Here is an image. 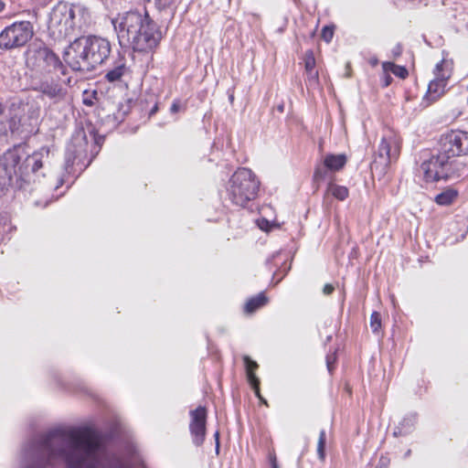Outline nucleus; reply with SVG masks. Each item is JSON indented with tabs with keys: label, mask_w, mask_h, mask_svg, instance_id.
<instances>
[{
	"label": "nucleus",
	"mask_w": 468,
	"mask_h": 468,
	"mask_svg": "<svg viewBox=\"0 0 468 468\" xmlns=\"http://www.w3.org/2000/svg\"><path fill=\"white\" fill-rule=\"evenodd\" d=\"M179 109H180V104L177 101H176L171 105L170 111H171V112L176 113L179 111Z\"/></svg>",
	"instance_id": "nucleus-33"
},
{
	"label": "nucleus",
	"mask_w": 468,
	"mask_h": 468,
	"mask_svg": "<svg viewBox=\"0 0 468 468\" xmlns=\"http://www.w3.org/2000/svg\"><path fill=\"white\" fill-rule=\"evenodd\" d=\"M87 140L83 131L79 132L71 140L67 147L66 165H72L77 158H80L86 153Z\"/></svg>",
	"instance_id": "nucleus-14"
},
{
	"label": "nucleus",
	"mask_w": 468,
	"mask_h": 468,
	"mask_svg": "<svg viewBox=\"0 0 468 468\" xmlns=\"http://www.w3.org/2000/svg\"><path fill=\"white\" fill-rule=\"evenodd\" d=\"M259 186L260 182L252 171L241 167L230 177L227 190L233 204L244 207L256 197Z\"/></svg>",
	"instance_id": "nucleus-7"
},
{
	"label": "nucleus",
	"mask_w": 468,
	"mask_h": 468,
	"mask_svg": "<svg viewBox=\"0 0 468 468\" xmlns=\"http://www.w3.org/2000/svg\"><path fill=\"white\" fill-rule=\"evenodd\" d=\"M4 112V107L2 105V103L0 102V114H2Z\"/></svg>",
	"instance_id": "nucleus-40"
},
{
	"label": "nucleus",
	"mask_w": 468,
	"mask_h": 468,
	"mask_svg": "<svg viewBox=\"0 0 468 468\" xmlns=\"http://www.w3.org/2000/svg\"><path fill=\"white\" fill-rule=\"evenodd\" d=\"M328 171L330 170L324 165V164L316 166L314 173V182L317 185V187L322 181L326 179Z\"/></svg>",
	"instance_id": "nucleus-22"
},
{
	"label": "nucleus",
	"mask_w": 468,
	"mask_h": 468,
	"mask_svg": "<svg viewBox=\"0 0 468 468\" xmlns=\"http://www.w3.org/2000/svg\"><path fill=\"white\" fill-rule=\"evenodd\" d=\"M378 58H375L370 59V64H371L372 66H374V67H375V66H377V65H378Z\"/></svg>",
	"instance_id": "nucleus-35"
},
{
	"label": "nucleus",
	"mask_w": 468,
	"mask_h": 468,
	"mask_svg": "<svg viewBox=\"0 0 468 468\" xmlns=\"http://www.w3.org/2000/svg\"><path fill=\"white\" fill-rule=\"evenodd\" d=\"M346 163L345 154H327L324 159V164L330 171H339Z\"/></svg>",
	"instance_id": "nucleus-17"
},
{
	"label": "nucleus",
	"mask_w": 468,
	"mask_h": 468,
	"mask_svg": "<svg viewBox=\"0 0 468 468\" xmlns=\"http://www.w3.org/2000/svg\"><path fill=\"white\" fill-rule=\"evenodd\" d=\"M306 75L310 82L316 83L318 81V72L315 69L306 71Z\"/></svg>",
	"instance_id": "nucleus-29"
},
{
	"label": "nucleus",
	"mask_w": 468,
	"mask_h": 468,
	"mask_svg": "<svg viewBox=\"0 0 468 468\" xmlns=\"http://www.w3.org/2000/svg\"><path fill=\"white\" fill-rule=\"evenodd\" d=\"M218 437H219V433H218V431H217L215 433V438H216V441H217V449H218V447H219Z\"/></svg>",
	"instance_id": "nucleus-36"
},
{
	"label": "nucleus",
	"mask_w": 468,
	"mask_h": 468,
	"mask_svg": "<svg viewBox=\"0 0 468 468\" xmlns=\"http://www.w3.org/2000/svg\"><path fill=\"white\" fill-rule=\"evenodd\" d=\"M325 443H326V433L324 430H322L319 433L318 442H317V455L321 461H324L325 458Z\"/></svg>",
	"instance_id": "nucleus-23"
},
{
	"label": "nucleus",
	"mask_w": 468,
	"mask_h": 468,
	"mask_svg": "<svg viewBox=\"0 0 468 468\" xmlns=\"http://www.w3.org/2000/svg\"><path fill=\"white\" fill-rule=\"evenodd\" d=\"M84 103H85L86 105H91V104H92V103H91V101H90V100H84Z\"/></svg>",
	"instance_id": "nucleus-39"
},
{
	"label": "nucleus",
	"mask_w": 468,
	"mask_h": 468,
	"mask_svg": "<svg viewBox=\"0 0 468 468\" xmlns=\"http://www.w3.org/2000/svg\"><path fill=\"white\" fill-rule=\"evenodd\" d=\"M270 461H271V467H272V468H279V467H278V464H277V461H276V456H275V454H271V455H270Z\"/></svg>",
	"instance_id": "nucleus-34"
},
{
	"label": "nucleus",
	"mask_w": 468,
	"mask_h": 468,
	"mask_svg": "<svg viewBox=\"0 0 468 468\" xmlns=\"http://www.w3.org/2000/svg\"><path fill=\"white\" fill-rule=\"evenodd\" d=\"M77 13L83 16L85 9L80 6H71L67 3L58 2L51 10L48 19V34L55 41H60L74 34L77 27L81 25L77 21Z\"/></svg>",
	"instance_id": "nucleus-6"
},
{
	"label": "nucleus",
	"mask_w": 468,
	"mask_h": 468,
	"mask_svg": "<svg viewBox=\"0 0 468 468\" xmlns=\"http://www.w3.org/2000/svg\"><path fill=\"white\" fill-rule=\"evenodd\" d=\"M5 8V3L0 0V12L3 11Z\"/></svg>",
	"instance_id": "nucleus-37"
},
{
	"label": "nucleus",
	"mask_w": 468,
	"mask_h": 468,
	"mask_svg": "<svg viewBox=\"0 0 468 468\" xmlns=\"http://www.w3.org/2000/svg\"><path fill=\"white\" fill-rule=\"evenodd\" d=\"M61 77L59 72L45 75L38 81L33 83L32 89L53 102H59L67 96V86L71 85L70 77L66 80Z\"/></svg>",
	"instance_id": "nucleus-8"
},
{
	"label": "nucleus",
	"mask_w": 468,
	"mask_h": 468,
	"mask_svg": "<svg viewBox=\"0 0 468 468\" xmlns=\"http://www.w3.org/2000/svg\"><path fill=\"white\" fill-rule=\"evenodd\" d=\"M382 69L385 72H392L397 77L400 79H405L408 76V70L405 67L398 66L393 62H383Z\"/></svg>",
	"instance_id": "nucleus-21"
},
{
	"label": "nucleus",
	"mask_w": 468,
	"mask_h": 468,
	"mask_svg": "<svg viewBox=\"0 0 468 468\" xmlns=\"http://www.w3.org/2000/svg\"><path fill=\"white\" fill-rule=\"evenodd\" d=\"M326 194H331L338 200L344 201L347 198L349 191L346 186L329 183L327 186Z\"/></svg>",
	"instance_id": "nucleus-19"
},
{
	"label": "nucleus",
	"mask_w": 468,
	"mask_h": 468,
	"mask_svg": "<svg viewBox=\"0 0 468 468\" xmlns=\"http://www.w3.org/2000/svg\"><path fill=\"white\" fill-rule=\"evenodd\" d=\"M304 67L305 71L314 69L315 68V58L314 52L312 50H308L304 55Z\"/></svg>",
	"instance_id": "nucleus-25"
},
{
	"label": "nucleus",
	"mask_w": 468,
	"mask_h": 468,
	"mask_svg": "<svg viewBox=\"0 0 468 468\" xmlns=\"http://www.w3.org/2000/svg\"><path fill=\"white\" fill-rule=\"evenodd\" d=\"M191 420L189 430L193 438V442L197 446L203 444L206 437L207 410L199 406L190 411Z\"/></svg>",
	"instance_id": "nucleus-11"
},
{
	"label": "nucleus",
	"mask_w": 468,
	"mask_h": 468,
	"mask_svg": "<svg viewBox=\"0 0 468 468\" xmlns=\"http://www.w3.org/2000/svg\"><path fill=\"white\" fill-rule=\"evenodd\" d=\"M336 360L335 354H330L326 356V366L329 372H332L334 369V364Z\"/></svg>",
	"instance_id": "nucleus-28"
},
{
	"label": "nucleus",
	"mask_w": 468,
	"mask_h": 468,
	"mask_svg": "<svg viewBox=\"0 0 468 468\" xmlns=\"http://www.w3.org/2000/svg\"><path fill=\"white\" fill-rule=\"evenodd\" d=\"M458 192L453 188H447L441 193L438 194L434 200L440 206H449L457 197Z\"/></svg>",
	"instance_id": "nucleus-18"
},
{
	"label": "nucleus",
	"mask_w": 468,
	"mask_h": 468,
	"mask_svg": "<svg viewBox=\"0 0 468 468\" xmlns=\"http://www.w3.org/2000/svg\"><path fill=\"white\" fill-rule=\"evenodd\" d=\"M444 64V60L437 63L434 73L436 75L435 80H431L428 86L427 93L424 97V100L430 101V102H433L441 98L445 92V87L447 85V80L449 79V75H445L444 73H441L442 70V66Z\"/></svg>",
	"instance_id": "nucleus-12"
},
{
	"label": "nucleus",
	"mask_w": 468,
	"mask_h": 468,
	"mask_svg": "<svg viewBox=\"0 0 468 468\" xmlns=\"http://www.w3.org/2000/svg\"><path fill=\"white\" fill-rule=\"evenodd\" d=\"M243 361H244L246 375H247L249 383L250 384L251 388H253L256 396L264 404H267L266 400L260 394V379L255 374V371L258 369L259 365L257 364L256 361H253L252 359H250V357L249 356H244Z\"/></svg>",
	"instance_id": "nucleus-16"
},
{
	"label": "nucleus",
	"mask_w": 468,
	"mask_h": 468,
	"mask_svg": "<svg viewBox=\"0 0 468 468\" xmlns=\"http://www.w3.org/2000/svg\"><path fill=\"white\" fill-rule=\"evenodd\" d=\"M391 52H392V54H393L394 58H398V57H399V56L401 55V53H402V46H401V44H399H399H397V45L392 48Z\"/></svg>",
	"instance_id": "nucleus-30"
},
{
	"label": "nucleus",
	"mask_w": 468,
	"mask_h": 468,
	"mask_svg": "<svg viewBox=\"0 0 468 468\" xmlns=\"http://www.w3.org/2000/svg\"><path fill=\"white\" fill-rule=\"evenodd\" d=\"M142 468H145L144 464L142 465Z\"/></svg>",
	"instance_id": "nucleus-43"
},
{
	"label": "nucleus",
	"mask_w": 468,
	"mask_h": 468,
	"mask_svg": "<svg viewBox=\"0 0 468 468\" xmlns=\"http://www.w3.org/2000/svg\"><path fill=\"white\" fill-rule=\"evenodd\" d=\"M176 0H154L155 5L159 10L168 8L173 4L176 3Z\"/></svg>",
	"instance_id": "nucleus-27"
},
{
	"label": "nucleus",
	"mask_w": 468,
	"mask_h": 468,
	"mask_svg": "<svg viewBox=\"0 0 468 468\" xmlns=\"http://www.w3.org/2000/svg\"><path fill=\"white\" fill-rule=\"evenodd\" d=\"M333 36H334V27H333L325 26L322 29L321 37L327 43L332 40Z\"/></svg>",
	"instance_id": "nucleus-26"
},
{
	"label": "nucleus",
	"mask_w": 468,
	"mask_h": 468,
	"mask_svg": "<svg viewBox=\"0 0 468 468\" xmlns=\"http://www.w3.org/2000/svg\"><path fill=\"white\" fill-rule=\"evenodd\" d=\"M398 430H399V431H394V435H395V436H398V434H402V431H401L399 428H398Z\"/></svg>",
	"instance_id": "nucleus-38"
},
{
	"label": "nucleus",
	"mask_w": 468,
	"mask_h": 468,
	"mask_svg": "<svg viewBox=\"0 0 468 468\" xmlns=\"http://www.w3.org/2000/svg\"><path fill=\"white\" fill-rule=\"evenodd\" d=\"M36 59L42 65L48 74L58 73L66 76L68 73L67 66L63 64L59 57L48 47L41 46L35 50Z\"/></svg>",
	"instance_id": "nucleus-10"
},
{
	"label": "nucleus",
	"mask_w": 468,
	"mask_h": 468,
	"mask_svg": "<svg viewBox=\"0 0 468 468\" xmlns=\"http://www.w3.org/2000/svg\"><path fill=\"white\" fill-rule=\"evenodd\" d=\"M34 36V27L29 21H16L0 33V48L9 50L25 46Z\"/></svg>",
	"instance_id": "nucleus-9"
},
{
	"label": "nucleus",
	"mask_w": 468,
	"mask_h": 468,
	"mask_svg": "<svg viewBox=\"0 0 468 468\" xmlns=\"http://www.w3.org/2000/svg\"><path fill=\"white\" fill-rule=\"evenodd\" d=\"M69 434V430L55 429L32 439L25 448V462L20 468H49L58 460L66 464L69 447L56 441Z\"/></svg>",
	"instance_id": "nucleus-5"
},
{
	"label": "nucleus",
	"mask_w": 468,
	"mask_h": 468,
	"mask_svg": "<svg viewBox=\"0 0 468 468\" xmlns=\"http://www.w3.org/2000/svg\"><path fill=\"white\" fill-rule=\"evenodd\" d=\"M370 327L372 332L378 335L381 328V315L378 312H373L370 316Z\"/></svg>",
	"instance_id": "nucleus-24"
},
{
	"label": "nucleus",
	"mask_w": 468,
	"mask_h": 468,
	"mask_svg": "<svg viewBox=\"0 0 468 468\" xmlns=\"http://www.w3.org/2000/svg\"><path fill=\"white\" fill-rule=\"evenodd\" d=\"M278 111H280V112H283V105H280V106H278Z\"/></svg>",
	"instance_id": "nucleus-41"
},
{
	"label": "nucleus",
	"mask_w": 468,
	"mask_h": 468,
	"mask_svg": "<svg viewBox=\"0 0 468 468\" xmlns=\"http://www.w3.org/2000/svg\"><path fill=\"white\" fill-rule=\"evenodd\" d=\"M112 51L110 41L95 35L75 38L65 48L63 59L73 71L90 72L102 65Z\"/></svg>",
	"instance_id": "nucleus-4"
},
{
	"label": "nucleus",
	"mask_w": 468,
	"mask_h": 468,
	"mask_svg": "<svg viewBox=\"0 0 468 468\" xmlns=\"http://www.w3.org/2000/svg\"><path fill=\"white\" fill-rule=\"evenodd\" d=\"M399 154V144L393 135L382 138L378 150L379 163L388 165L392 160H396Z\"/></svg>",
	"instance_id": "nucleus-13"
},
{
	"label": "nucleus",
	"mask_w": 468,
	"mask_h": 468,
	"mask_svg": "<svg viewBox=\"0 0 468 468\" xmlns=\"http://www.w3.org/2000/svg\"><path fill=\"white\" fill-rule=\"evenodd\" d=\"M129 73L130 69L127 66V59L124 55H122L119 52L117 57L114 58L111 68L107 70L105 74V80H107L109 82L121 81L122 77L128 75Z\"/></svg>",
	"instance_id": "nucleus-15"
},
{
	"label": "nucleus",
	"mask_w": 468,
	"mask_h": 468,
	"mask_svg": "<svg viewBox=\"0 0 468 468\" xmlns=\"http://www.w3.org/2000/svg\"><path fill=\"white\" fill-rule=\"evenodd\" d=\"M156 111V107L151 111V113H154Z\"/></svg>",
	"instance_id": "nucleus-42"
},
{
	"label": "nucleus",
	"mask_w": 468,
	"mask_h": 468,
	"mask_svg": "<svg viewBox=\"0 0 468 468\" xmlns=\"http://www.w3.org/2000/svg\"><path fill=\"white\" fill-rule=\"evenodd\" d=\"M383 74H384V76H383V82H384V84L383 85H384V87H388L391 83L392 78L388 74V72L383 71Z\"/></svg>",
	"instance_id": "nucleus-31"
},
{
	"label": "nucleus",
	"mask_w": 468,
	"mask_h": 468,
	"mask_svg": "<svg viewBox=\"0 0 468 468\" xmlns=\"http://www.w3.org/2000/svg\"><path fill=\"white\" fill-rule=\"evenodd\" d=\"M334 290H335L334 286L332 284L327 283L324 286L323 292L325 295H329L334 292Z\"/></svg>",
	"instance_id": "nucleus-32"
},
{
	"label": "nucleus",
	"mask_w": 468,
	"mask_h": 468,
	"mask_svg": "<svg viewBox=\"0 0 468 468\" xmlns=\"http://www.w3.org/2000/svg\"><path fill=\"white\" fill-rule=\"evenodd\" d=\"M122 48H132L137 52H149L155 48L162 39L157 24L145 11L127 12L112 20Z\"/></svg>",
	"instance_id": "nucleus-3"
},
{
	"label": "nucleus",
	"mask_w": 468,
	"mask_h": 468,
	"mask_svg": "<svg viewBox=\"0 0 468 468\" xmlns=\"http://www.w3.org/2000/svg\"><path fill=\"white\" fill-rule=\"evenodd\" d=\"M468 156V132L451 130L441 134L436 147L420 169L427 182L459 178L468 171L463 157Z\"/></svg>",
	"instance_id": "nucleus-1"
},
{
	"label": "nucleus",
	"mask_w": 468,
	"mask_h": 468,
	"mask_svg": "<svg viewBox=\"0 0 468 468\" xmlns=\"http://www.w3.org/2000/svg\"><path fill=\"white\" fill-rule=\"evenodd\" d=\"M56 441L69 447L65 454L66 468H130L120 456L107 452L90 432L69 430V436L59 437Z\"/></svg>",
	"instance_id": "nucleus-2"
},
{
	"label": "nucleus",
	"mask_w": 468,
	"mask_h": 468,
	"mask_svg": "<svg viewBox=\"0 0 468 468\" xmlns=\"http://www.w3.org/2000/svg\"><path fill=\"white\" fill-rule=\"evenodd\" d=\"M267 303V297L261 292L255 297L250 298L245 304L246 313H253L258 308L265 305Z\"/></svg>",
	"instance_id": "nucleus-20"
}]
</instances>
